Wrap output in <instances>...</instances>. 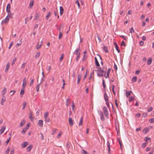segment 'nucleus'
I'll return each mask as SVG.
<instances>
[{
    "mask_svg": "<svg viewBox=\"0 0 154 154\" xmlns=\"http://www.w3.org/2000/svg\"><path fill=\"white\" fill-rule=\"evenodd\" d=\"M12 17V14L11 13L8 14L5 18L2 20V24H7L8 23L10 18H11Z\"/></svg>",
    "mask_w": 154,
    "mask_h": 154,
    "instance_id": "1",
    "label": "nucleus"
},
{
    "mask_svg": "<svg viewBox=\"0 0 154 154\" xmlns=\"http://www.w3.org/2000/svg\"><path fill=\"white\" fill-rule=\"evenodd\" d=\"M97 75L99 76H103L104 75L105 72L103 71V69L101 68H100L97 70Z\"/></svg>",
    "mask_w": 154,
    "mask_h": 154,
    "instance_id": "2",
    "label": "nucleus"
},
{
    "mask_svg": "<svg viewBox=\"0 0 154 154\" xmlns=\"http://www.w3.org/2000/svg\"><path fill=\"white\" fill-rule=\"evenodd\" d=\"M104 97L105 100L106 102V104L108 108L109 107V105L108 100V97L106 93L104 94Z\"/></svg>",
    "mask_w": 154,
    "mask_h": 154,
    "instance_id": "3",
    "label": "nucleus"
},
{
    "mask_svg": "<svg viewBox=\"0 0 154 154\" xmlns=\"http://www.w3.org/2000/svg\"><path fill=\"white\" fill-rule=\"evenodd\" d=\"M98 112L100 116V119L101 121H103L105 120V118L104 116L103 113L101 111H98Z\"/></svg>",
    "mask_w": 154,
    "mask_h": 154,
    "instance_id": "4",
    "label": "nucleus"
},
{
    "mask_svg": "<svg viewBox=\"0 0 154 154\" xmlns=\"http://www.w3.org/2000/svg\"><path fill=\"white\" fill-rule=\"evenodd\" d=\"M27 81L26 78H24L23 80V83L22 85V88H24L26 85Z\"/></svg>",
    "mask_w": 154,
    "mask_h": 154,
    "instance_id": "5",
    "label": "nucleus"
},
{
    "mask_svg": "<svg viewBox=\"0 0 154 154\" xmlns=\"http://www.w3.org/2000/svg\"><path fill=\"white\" fill-rule=\"evenodd\" d=\"M111 70V69H108V71L107 72L106 75V72H105L104 74V76L106 78H107V77H109V73L110 72Z\"/></svg>",
    "mask_w": 154,
    "mask_h": 154,
    "instance_id": "6",
    "label": "nucleus"
},
{
    "mask_svg": "<svg viewBox=\"0 0 154 154\" xmlns=\"http://www.w3.org/2000/svg\"><path fill=\"white\" fill-rule=\"evenodd\" d=\"M28 145V143L27 142H25L21 144V146L22 148L26 147Z\"/></svg>",
    "mask_w": 154,
    "mask_h": 154,
    "instance_id": "7",
    "label": "nucleus"
},
{
    "mask_svg": "<svg viewBox=\"0 0 154 154\" xmlns=\"http://www.w3.org/2000/svg\"><path fill=\"white\" fill-rule=\"evenodd\" d=\"M11 5L10 4H8L6 8V11L7 12L9 13L10 11Z\"/></svg>",
    "mask_w": 154,
    "mask_h": 154,
    "instance_id": "8",
    "label": "nucleus"
},
{
    "mask_svg": "<svg viewBox=\"0 0 154 154\" xmlns=\"http://www.w3.org/2000/svg\"><path fill=\"white\" fill-rule=\"evenodd\" d=\"M69 123L71 126H72L73 125V121L71 117L69 118Z\"/></svg>",
    "mask_w": 154,
    "mask_h": 154,
    "instance_id": "9",
    "label": "nucleus"
},
{
    "mask_svg": "<svg viewBox=\"0 0 154 154\" xmlns=\"http://www.w3.org/2000/svg\"><path fill=\"white\" fill-rule=\"evenodd\" d=\"M38 125L40 127L42 128L43 125V121L42 120H39Z\"/></svg>",
    "mask_w": 154,
    "mask_h": 154,
    "instance_id": "10",
    "label": "nucleus"
},
{
    "mask_svg": "<svg viewBox=\"0 0 154 154\" xmlns=\"http://www.w3.org/2000/svg\"><path fill=\"white\" fill-rule=\"evenodd\" d=\"M82 75L81 74H79L77 77V84L79 83L80 80L81 79Z\"/></svg>",
    "mask_w": 154,
    "mask_h": 154,
    "instance_id": "11",
    "label": "nucleus"
},
{
    "mask_svg": "<svg viewBox=\"0 0 154 154\" xmlns=\"http://www.w3.org/2000/svg\"><path fill=\"white\" fill-rule=\"evenodd\" d=\"M40 14L39 13H37L35 15V17L34 18V19L35 20H37L40 16Z\"/></svg>",
    "mask_w": 154,
    "mask_h": 154,
    "instance_id": "12",
    "label": "nucleus"
},
{
    "mask_svg": "<svg viewBox=\"0 0 154 154\" xmlns=\"http://www.w3.org/2000/svg\"><path fill=\"white\" fill-rule=\"evenodd\" d=\"M95 64L96 66L98 67L100 66V64L99 63L98 61L97 60V58L96 57H95Z\"/></svg>",
    "mask_w": 154,
    "mask_h": 154,
    "instance_id": "13",
    "label": "nucleus"
},
{
    "mask_svg": "<svg viewBox=\"0 0 154 154\" xmlns=\"http://www.w3.org/2000/svg\"><path fill=\"white\" fill-rule=\"evenodd\" d=\"M32 148V145H29L28 147L26 148V149L27 151L30 152Z\"/></svg>",
    "mask_w": 154,
    "mask_h": 154,
    "instance_id": "14",
    "label": "nucleus"
},
{
    "mask_svg": "<svg viewBox=\"0 0 154 154\" xmlns=\"http://www.w3.org/2000/svg\"><path fill=\"white\" fill-rule=\"evenodd\" d=\"M29 118L30 120L32 121L33 120V118L32 116V112H31L29 113Z\"/></svg>",
    "mask_w": 154,
    "mask_h": 154,
    "instance_id": "15",
    "label": "nucleus"
},
{
    "mask_svg": "<svg viewBox=\"0 0 154 154\" xmlns=\"http://www.w3.org/2000/svg\"><path fill=\"white\" fill-rule=\"evenodd\" d=\"M9 63H8L6 65V69L5 70V72H7L8 71V69L9 68Z\"/></svg>",
    "mask_w": 154,
    "mask_h": 154,
    "instance_id": "16",
    "label": "nucleus"
},
{
    "mask_svg": "<svg viewBox=\"0 0 154 154\" xmlns=\"http://www.w3.org/2000/svg\"><path fill=\"white\" fill-rule=\"evenodd\" d=\"M60 14L61 15H62L63 12V9L62 7L60 6Z\"/></svg>",
    "mask_w": 154,
    "mask_h": 154,
    "instance_id": "17",
    "label": "nucleus"
},
{
    "mask_svg": "<svg viewBox=\"0 0 154 154\" xmlns=\"http://www.w3.org/2000/svg\"><path fill=\"white\" fill-rule=\"evenodd\" d=\"M152 61V59L151 58H149L147 61V64L148 65H150Z\"/></svg>",
    "mask_w": 154,
    "mask_h": 154,
    "instance_id": "18",
    "label": "nucleus"
},
{
    "mask_svg": "<svg viewBox=\"0 0 154 154\" xmlns=\"http://www.w3.org/2000/svg\"><path fill=\"white\" fill-rule=\"evenodd\" d=\"M25 121L24 119L20 123V125L21 127H22L25 123Z\"/></svg>",
    "mask_w": 154,
    "mask_h": 154,
    "instance_id": "19",
    "label": "nucleus"
},
{
    "mask_svg": "<svg viewBox=\"0 0 154 154\" xmlns=\"http://www.w3.org/2000/svg\"><path fill=\"white\" fill-rule=\"evenodd\" d=\"M5 101V98L4 97H2V99L1 103L2 105H3Z\"/></svg>",
    "mask_w": 154,
    "mask_h": 154,
    "instance_id": "20",
    "label": "nucleus"
},
{
    "mask_svg": "<svg viewBox=\"0 0 154 154\" xmlns=\"http://www.w3.org/2000/svg\"><path fill=\"white\" fill-rule=\"evenodd\" d=\"M114 44L115 45V47L116 49L117 50V51L119 53L120 52V51L118 49V46L117 45L116 43V42H114Z\"/></svg>",
    "mask_w": 154,
    "mask_h": 154,
    "instance_id": "21",
    "label": "nucleus"
},
{
    "mask_svg": "<svg viewBox=\"0 0 154 154\" xmlns=\"http://www.w3.org/2000/svg\"><path fill=\"white\" fill-rule=\"evenodd\" d=\"M51 15V12H49L48 14L47 15H46L45 17V19L47 20H48L49 17Z\"/></svg>",
    "mask_w": 154,
    "mask_h": 154,
    "instance_id": "22",
    "label": "nucleus"
},
{
    "mask_svg": "<svg viewBox=\"0 0 154 154\" xmlns=\"http://www.w3.org/2000/svg\"><path fill=\"white\" fill-rule=\"evenodd\" d=\"M79 51H80V50H79V48L78 49H76L75 51V54H76L77 55H80V53L79 52Z\"/></svg>",
    "mask_w": 154,
    "mask_h": 154,
    "instance_id": "23",
    "label": "nucleus"
},
{
    "mask_svg": "<svg viewBox=\"0 0 154 154\" xmlns=\"http://www.w3.org/2000/svg\"><path fill=\"white\" fill-rule=\"evenodd\" d=\"M143 131L144 133L146 134L149 131V129L147 128H146L143 130Z\"/></svg>",
    "mask_w": 154,
    "mask_h": 154,
    "instance_id": "24",
    "label": "nucleus"
},
{
    "mask_svg": "<svg viewBox=\"0 0 154 154\" xmlns=\"http://www.w3.org/2000/svg\"><path fill=\"white\" fill-rule=\"evenodd\" d=\"M7 89L5 88H4L3 90L2 91V95H4L6 92Z\"/></svg>",
    "mask_w": 154,
    "mask_h": 154,
    "instance_id": "25",
    "label": "nucleus"
},
{
    "mask_svg": "<svg viewBox=\"0 0 154 154\" xmlns=\"http://www.w3.org/2000/svg\"><path fill=\"white\" fill-rule=\"evenodd\" d=\"M40 54V53L39 52H37L35 56V58L37 59L39 58Z\"/></svg>",
    "mask_w": 154,
    "mask_h": 154,
    "instance_id": "26",
    "label": "nucleus"
},
{
    "mask_svg": "<svg viewBox=\"0 0 154 154\" xmlns=\"http://www.w3.org/2000/svg\"><path fill=\"white\" fill-rule=\"evenodd\" d=\"M131 92H132L131 91H126V97H129L130 95V94Z\"/></svg>",
    "mask_w": 154,
    "mask_h": 154,
    "instance_id": "27",
    "label": "nucleus"
},
{
    "mask_svg": "<svg viewBox=\"0 0 154 154\" xmlns=\"http://www.w3.org/2000/svg\"><path fill=\"white\" fill-rule=\"evenodd\" d=\"M83 117H82L80 119L79 123V126H80L82 125L83 123Z\"/></svg>",
    "mask_w": 154,
    "mask_h": 154,
    "instance_id": "28",
    "label": "nucleus"
},
{
    "mask_svg": "<svg viewBox=\"0 0 154 154\" xmlns=\"http://www.w3.org/2000/svg\"><path fill=\"white\" fill-rule=\"evenodd\" d=\"M41 85V83L38 84L36 86V90L37 92H38L39 91L40 86Z\"/></svg>",
    "mask_w": 154,
    "mask_h": 154,
    "instance_id": "29",
    "label": "nucleus"
},
{
    "mask_svg": "<svg viewBox=\"0 0 154 154\" xmlns=\"http://www.w3.org/2000/svg\"><path fill=\"white\" fill-rule=\"evenodd\" d=\"M48 112H45L44 114V118H45V119L46 120H47V117L48 116Z\"/></svg>",
    "mask_w": 154,
    "mask_h": 154,
    "instance_id": "30",
    "label": "nucleus"
},
{
    "mask_svg": "<svg viewBox=\"0 0 154 154\" xmlns=\"http://www.w3.org/2000/svg\"><path fill=\"white\" fill-rule=\"evenodd\" d=\"M5 129V127H3L0 130V132H1L0 134H2L3 132Z\"/></svg>",
    "mask_w": 154,
    "mask_h": 154,
    "instance_id": "31",
    "label": "nucleus"
},
{
    "mask_svg": "<svg viewBox=\"0 0 154 154\" xmlns=\"http://www.w3.org/2000/svg\"><path fill=\"white\" fill-rule=\"evenodd\" d=\"M33 4H34L33 0H31L30 3H29V6L30 8H31L33 6Z\"/></svg>",
    "mask_w": 154,
    "mask_h": 154,
    "instance_id": "32",
    "label": "nucleus"
},
{
    "mask_svg": "<svg viewBox=\"0 0 154 154\" xmlns=\"http://www.w3.org/2000/svg\"><path fill=\"white\" fill-rule=\"evenodd\" d=\"M63 36V35L62 33V32L61 31H60L59 32V37H58V38L59 39H61V38H62Z\"/></svg>",
    "mask_w": 154,
    "mask_h": 154,
    "instance_id": "33",
    "label": "nucleus"
},
{
    "mask_svg": "<svg viewBox=\"0 0 154 154\" xmlns=\"http://www.w3.org/2000/svg\"><path fill=\"white\" fill-rule=\"evenodd\" d=\"M64 54H61V57H60V58L59 59V60H60V62H61L62 61L63 59V58H64Z\"/></svg>",
    "mask_w": 154,
    "mask_h": 154,
    "instance_id": "34",
    "label": "nucleus"
},
{
    "mask_svg": "<svg viewBox=\"0 0 154 154\" xmlns=\"http://www.w3.org/2000/svg\"><path fill=\"white\" fill-rule=\"evenodd\" d=\"M104 113L105 116L108 119V118H109V113H108V111L104 112Z\"/></svg>",
    "mask_w": 154,
    "mask_h": 154,
    "instance_id": "35",
    "label": "nucleus"
},
{
    "mask_svg": "<svg viewBox=\"0 0 154 154\" xmlns=\"http://www.w3.org/2000/svg\"><path fill=\"white\" fill-rule=\"evenodd\" d=\"M42 43L41 44H40L39 45V43L37 45V47H36V49H38L39 48H40L42 46Z\"/></svg>",
    "mask_w": 154,
    "mask_h": 154,
    "instance_id": "36",
    "label": "nucleus"
},
{
    "mask_svg": "<svg viewBox=\"0 0 154 154\" xmlns=\"http://www.w3.org/2000/svg\"><path fill=\"white\" fill-rule=\"evenodd\" d=\"M24 88H22L20 92V94L21 95H23L24 94Z\"/></svg>",
    "mask_w": 154,
    "mask_h": 154,
    "instance_id": "37",
    "label": "nucleus"
},
{
    "mask_svg": "<svg viewBox=\"0 0 154 154\" xmlns=\"http://www.w3.org/2000/svg\"><path fill=\"white\" fill-rule=\"evenodd\" d=\"M137 78L136 76L133 77L132 79V81L133 82H135L137 80Z\"/></svg>",
    "mask_w": 154,
    "mask_h": 154,
    "instance_id": "38",
    "label": "nucleus"
},
{
    "mask_svg": "<svg viewBox=\"0 0 154 154\" xmlns=\"http://www.w3.org/2000/svg\"><path fill=\"white\" fill-rule=\"evenodd\" d=\"M75 4H76L77 5L78 7V8H79V7H80V5L79 3V2L78 1V0L76 1L75 2Z\"/></svg>",
    "mask_w": 154,
    "mask_h": 154,
    "instance_id": "39",
    "label": "nucleus"
},
{
    "mask_svg": "<svg viewBox=\"0 0 154 154\" xmlns=\"http://www.w3.org/2000/svg\"><path fill=\"white\" fill-rule=\"evenodd\" d=\"M150 123H152L154 122V118H152L149 120Z\"/></svg>",
    "mask_w": 154,
    "mask_h": 154,
    "instance_id": "40",
    "label": "nucleus"
},
{
    "mask_svg": "<svg viewBox=\"0 0 154 154\" xmlns=\"http://www.w3.org/2000/svg\"><path fill=\"white\" fill-rule=\"evenodd\" d=\"M70 101V100L69 99H67L66 100V105L67 106H68L69 104V102Z\"/></svg>",
    "mask_w": 154,
    "mask_h": 154,
    "instance_id": "41",
    "label": "nucleus"
},
{
    "mask_svg": "<svg viewBox=\"0 0 154 154\" xmlns=\"http://www.w3.org/2000/svg\"><path fill=\"white\" fill-rule=\"evenodd\" d=\"M141 116V114L140 113H137L135 115V116L136 118H138L140 117Z\"/></svg>",
    "mask_w": 154,
    "mask_h": 154,
    "instance_id": "42",
    "label": "nucleus"
},
{
    "mask_svg": "<svg viewBox=\"0 0 154 154\" xmlns=\"http://www.w3.org/2000/svg\"><path fill=\"white\" fill-rule=\"evenodd\" d=\"M120 37L122 38H123L126 41L128 38L127 37L123 36V35H121Z\"/></svg>",
    "mask_w": 154,
    "mask_h": 154,
    "instance_id": "43",
    "label": "nucleus"
},
{
    "mask_svg": "<svg viewBox=\"0 0 154 154\" xmlns=\"http://www.w3.org/2000/svg\"><path fill=\"white\" fill-rule=\"evenodd\" d=\"M26 102L24 103L23 106L22 107V109H24L25 108L26 106Z\"/></svg>",
    "mask_w": 154,
    "mask_h": 154,
    "instance_id": "44",
    "label": "nucleus"
},
{
    "mask_svg": "<svg viewBox=\"0 0 154 154\" xmlns=\"http://www.w3.org/2000/svg\"><path fill=\"white\" fill-rule=\"evenodd\" d=\"M134 99V97H129V102H131L132 100H133Z\"/></svg>",
    "mask_w": 154,
    "mask_h": 154,
    "instance_id": "45",
    "label": "nucleus"
},
{
    "mask_svg": "<svg viewBox=\"0 0 154 154\" xmlns=\"http://www.w3.org/2000/svg\"><path fill=\"white\" fill-rule=\"evenodd\" d=\"M26 63H24L22 65L21 67V69H23L24 68L25 65H26Z\"/></svg>",
    "mask_w": 154,
    "mask_h": 154,
    "instance_id": "46",
    "label": "nucleus"
},
{
    "mask_svg": "<svg viewBox=\"0 0 154 154\" xmlns=\"http://www.w3.org/2000/svg\"><path fill=\"white\" fill-rule=\"evenodd\" d=\"M9 151H10L9 147H8V148L7 149V150L5 152V154H8L9 153Z\"/></svg>",
    "mask_w": 154,
    "mask_h": 154,
    "instance_id": "47",
    "label": "nucleus"
},
{
    "mask_svg": "<svg viewBox=\"0 0 154 154\" xmlns=\"http://www.w3.org/2000/svg\"><path fill=\"white\" fill-rule=\"evenodd\" d=\"M82 154H88L86 151L84 149H82Z\"/></svg>",
    "mask_w": 154,
    "mask_h": 154,
    "instance_id": "48",
    "label": "nucleus"
},
{
    "mask_svg": "<svg viewBox=\"0 0 154 154\" xmlns=\"http://www.w3.org/2000/svg\"><path fill=\"white\" fill-rule=\"evenodd\" d=\"M146 146V143H143L141 145V146L143 148H145Z\"/></svg>",
    "mask_w": 154,
    "mask_h": 154,
    "instance_id": "49",
    "label": "nucleus"
},
{
    "mask_svg": "<svg viewBox=\"0 0 154 154\" xmlns=\"http://www.w3.org/2000/svg\"><path fill=\"white\" fill-rule=\"evenodd\" d=\"M62 134V132H60L59 133V134L57 135V138H59L60 137Z\"/></svg>",
    "mask_w": 154,
    "mask_h": 154,
    "instance_id": "50",
    "label": "nucleus"
},
{
    "mask_svg": "<svg viewBox=\"0 0 154 154\" xmlns=\"http://www.w3.org/2000/svg\"><path fill=\"white\" fill-rule=\"evenodd\" d=\"M108 111L107 109L105 107H103V112H107Z\"/></svg>",
    "mask_w": 154,
    "mask_h": 154,
    "instance_id": "51",
    "label": "nucleus"
},
{
    "mask_svg": "<svg viewBox=\"0 0 154 154\" xmlns=\"http://www.w3.org/2000/svg\"><path fill=\"white\" fill-rule=\"evenodd\" d=\"M34 82V80L33 79L31 80V82L30 83L29 85L30 86H31L33 83Z\"/></svg>",
    "mask_w": 154,
    "mask_h": 154,
    "instance_id": "52",
    "label": "nucleus"
},
{
    "mask_svg": "<svg viewBox=\"0 0 154 154\" xmlns=\"http://www.w3.org/2000/svg\"><path fill=\"white\" fill-rule=\"evenodd\" d=\"M26 128H24L23 129V130L22 131V132H21V133H22V134H25V132H26Z\"/></svg>",
    "mask_w": 154,
    "mask_h": 154,
    "instance_id": "53",
    "label": "nucleus"
},
{
    "mask_svg": "<svg viewBox=\"0 0 154 154\" xmlns=\"http://www.w3.org/2000/svg\"><path fill=\"white\" fill-rule=\"evenodd\" d=\"M16 60V58H15L13 60L12 63V65H13L15 63Z\"/></svg>",
    "mask_w": 154,
    "mask_h": 154,
    "instance_id": "54",
    "label": "nucleus"
},
{
    "mask_svg": "<svg viewBox=\"0 0 154 154\" xmlns=\"http://www.w3.org/2000/svg\"><path fill=\"white\" fill-rule=\"evenodd\" d=\"M103 87L104 88H106V86L105 84L104 80L103 79Z\"/></svg>",
    "mask_w": 154,
    "mask_h": 154,
    "instance_id": "55",
    "label": "nucleus"
},
{
    "mask_svg": "<svg viewBox=\"0 0 154 154\" xmlns=\"http://www.w3.org/2000/svg\"><path fill=\"white\" fill-rule=\"evenodd\" d=\"M152 109H153V108L152 107H150L148 109L147 111L148 112H150L152 110Z\"/></svg>",
    "mask_w": 154,
    "mask_h": 154,
    "instance_id": "56",
    "label": "nucleus"
},
{
    "mask_svg": "<svg viewBox=\"0 0 154 154\" xmlns=\"http://www.w3.org/2000/svg\"><path fill=\"white\" fill-rule=\"evenodd\" d=\"M103 49L104 50V51H105L106 52H108V51H107V48L105 47V46H104L103 48Z\"/></svg>",
    "mask_w": 154,
    "mask_h": 154,
    "instance_id": "57",
    "label": "nucleus"
},
{
    "mask_svg": "<svg viewBox=\"0 0 154 154\" xmlns=\"http://www.w3.org/2000/svg\"><path fill=\"white\" fill-rule=\"evenodd\" d=\"M134 32V28L133 27H132L131 29V30H130V32L131 33H133V32Z\"/></svg>",
    "mask_w": 154,
    "mask_h": 154,
    "instance_id": "58",
    "label": "nucleus"
},
{
    "mask_svg": "<svg viewBox=\"0 0 154 154\" xmlns=\"http://www.w3.org/2000/svg\"><path fill=\"white\" fill-rule=\"evenodd\" d=\"M114 87H115V86L114 85H113L112 86V91L113 92V94L115 95L116 94H115V93L114 91Z\"/></svg>",
    "mask_w": 154,
    "mask_h": 154,
    "instance_id": "59",
    "label": "nucleus"
},
{
    "mask_svg": "<svg viewBox=\"0 0 154 154\" xmlns=\"http://www.w3.org/2000/svg\"><path fill=\"white\" fill-rule=\"evenodd\" d=\"M140 45L142 46H143L144 44V42L143 41H140L139 42Z\"/></svg>",
    "mask_w": 154,
    "mask_h": 154,
    "instance_id": "60",
    "label": "nucleus"
},
{
    "mask_svg": "<svg viewBox=\"0 0 154 154\" xmlns=\"http://www.w3.org/2000/svg\"><path fill=\"white\" fill-rule=\"evenodd\" d=\"M13 42H11L10 45L8 47V49H10L11 48V46L13 45Z\"/></svg>",
    "mask_w": 154,
    "mask_h": 154,
    "instance_id": "61",
    "label": "nucleus"
},
{
    "mask_svg": "<svg viewBox=\"0 0 154 154\" xmlns=\"http://www.w3.org/2000/svg\"><path fill=\"white\" fill-rule=\"evenodd\" d=\"M121 45H124V46H125L126 44L125 43V42L124 41H122Z\"/></svg>",
    "mask_w": 154,
    "mask_h": 154,
    "instance_id": "62",
    "label": "nucleus"
},
{
    "mask_svg": "<svg viewBox=\"0 0 154 154\" xmlns=\"http://www.w3.org/2000/svg\"><path fill=\"white\" fill-rule=\"evenodd\" d=\"M115 104H116V106L118 108V104L117 103V100L116 99H115Z\"/></svg>",
    "mask_w": 154,
    "mask_h": 154,
    "instance_id": "63",
    "label": "nucleus"
},
{
    "mask_svg": "<svg viewBox=\"0 0 154 154\" xmlns=\"http://www.w3.org/2000/svg\"><path fill=\"white\" fill-rule=\"evenodd\" d=\"M80 57V55H77V57L76 59V61L77 62L78 61Z\"/></svg>",
    "mask_w": 154,
    "mask_h": 154,
    "instance_id": "64",
    "label": "nucleus"
}]
</instances>
